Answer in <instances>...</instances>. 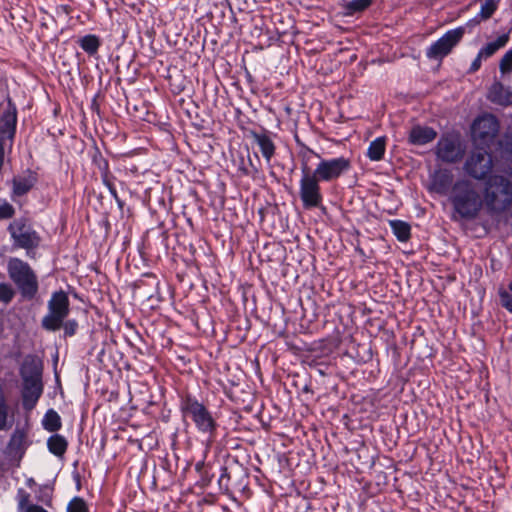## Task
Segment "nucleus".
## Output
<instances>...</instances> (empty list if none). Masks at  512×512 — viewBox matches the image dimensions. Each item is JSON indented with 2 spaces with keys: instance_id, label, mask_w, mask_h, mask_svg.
<instances>
[{
  "instance_id": "2f4dec72",
  "label": "nucleus",
  "mask_w": 512,
  "mask_h": 512,
  "mask_svg": "<svg viewBox=\"0 0 512 512\" xmlns=\"http://www.w3.org/2000/svg\"><path fill=\"white\" fill-rule=\"evenodd\" d=\"M497 8H498L497 2H495L494 0H486L481 5L479 15L481 16L482 19H489L495 13Z\"/></svg>"
},
{
  "instance_id": "58836bf2",
  "label": "nucleus",
  "mask_w": 512,
  "mask_h": 512,
  "mask_svg": "<svg viewBox=\"0 0 512 512\" xmlns=\"http://www.w3.org/2000/svg\"><path fill=\"white\" fill-rule=\"evenodd\" d=\"M8 406L3 398L0 399V431L6 428Z\"/></svg>"
},
{
  "instance_id": "393cba45",
  "label": "nucleus",
  "mask_w": 512,
  "mask_h": 512,
  "mask_svg": "<svg viewBox=\"0 0 512 512\" xmlns=\"http://www.w3.org/2000/svg\"><path fill=\"white\" fill-rule=\"evenodd\" d=\"M44 430L50 433H57L62 428V420L60 415L54 409H48L41 421Z\"/></svg>"
},
{
  "instance_id": "79ce46f5",
  "label": "nucleus",
  "mask_w": 512,
  "mask_h": 512,
  "mask_svg": "<svg viewBox=\"0 0 512 512\" xmlns=\"http://www.w3.org/2000/svg\"><path fill=\"white\" fill-rule=\"evenodd\" d=\"M509 41V36L507 34H503L497 37L495 41H492L493 44L496 45L497 49L504 47Z\"/></svg>"
},
{
  "instance_id": "c03bdc74",
  "label": "nucleus",
  "mask_w": 512,
  "mask_h": 512,
  "mask_svg": "<svg viewBox=\"0 0 512 512\" xmlns=\"http://www.w3.org/2000/svg\"><path fill=\"white\" fill-rule=\"evenodd\" d=\"M199 512H210L209 509L213 508L214 505L208 501H204L203 503H199Z\"/></svg>"
},
{
  "instance_id": "603ef678",
  "label": "nucleus",
  "mask_w": 512,
  "mask_h": 512,
  "mask_svg": "<svg viewBox=\"0 0 512 512\" xmlns=\"http://www.w3.org/2000/svg\"><path fill=\"white\" fill-rule=\"evenodd\" d=\"M4 77H3V74L2 72L0 71V83L3 81Z\"/></svg>"
},
{
  "instance_id": "5fc2aeb1",
  "label": "nucleus",
  "mask_w": 512,
  "mask_h": 512,
  "mask_svg": "<svg viewBox=\"0 0 512 512\" xmlns=\"http://www.w3.org/2000/svg\"><path fill=\"white\" fill-rule=\"evenodd\" d=\"M361 254H363V250L362 249H357Z\"/></svg>"
},
{
  "instance_id": "6e6552de",
  "label": "nucleus",
  "mask_w": 512,
  "mask_h": 512,
  "mask_svg": "<svg viewBox=\"0 0 512 512\" xmlns=\"http://www.w3.org/2000/svg\"><path fill=\"white\" fill-rule=\"evenodd\" d=\"M314 158L318 162L315 168L312 167V172L322 183L336 182L352 168L351 160L344 156L324 158L318 153Z\"/></svg>"
},
{
  "instance_id": "ddd939ff",
  "label": "nucleus",
  "mask_w": 512,
  "mask_h": 512,
  "mask_svg": "<svg viewBox=\"0 0 512 512\" xmlns=\"http://www.w3.org/2000/svg\"><path fill=\"white\" fill-rule=\"evenodd\" d=\"M38 174L36 171L28 168L23 174L12 178L10 198L16 202L18 198L26 196L37 184Z\"/></svg>"
},
{
  "instance_id": "7c9ffc66",
  "label": "nucleus",
  "mask_w": 512,
  "mask_h": 512,
  "mask_svg": "<svg viewBox=\"0 0 512 512\" xmlns=\"http://www.w3.org/2000/svg\"><path fill=\"white\" fill-rule=\"evenodd\" d=\"M15 296V291L12 286L8 283H0V302L9 304Z\"/></svg>"
},
{
  "instance_id": "bb28decb",
  "label": "nucleus",
  "mask_w": 512,
  "mask_h": 512,
  "mask_svg": "<svg viewBox=\"0 0 512 512\" xmlns=\"http://www.w3.org/2000/svg\"><path fill=\"white\" fill-rule=\"evenodd\" d=\"M488 98L493 103L507 105L510 103L509 94L505 91L502 83L495 82L489 89Z\"/></svg>"
},
{
  "instance_id": "4468645a",
  "label": "nucleus",
  "mask_w": 512,
  "mask_h": 512,
  "mask_svg": "<svg viewBox=\"0 0 512 512\" xmlns=\"http://www.w3.org/2000/svg\"><path fill=\"white\" fill-rule=\"evenodd\" d=\"M472 130L478 139L482 141L492 140L499 132V121L496 116L486 114L474 121Z\"/></svg>"
},
{
  "instance_id": "473e14b6",
  "label": "nucleus",
  "mask_w": 512,
  "mask_h": 512,
  "mask_svg": "<svg viewBox=\"0 0 512 512\" xmlns=\"http://www.w3.org/2000/svg\"><path fill=\"white\" fill-rule=\"evenodd\" d=\"M372 4V0H351L347 4L350 13H358L365 11Z\"/></svg>"
},
{
  "instance_id": "a18cd8bd",
  "label": "nucleus",
  "mask_w": 512,
  "mask_h": 512,
  "mask_svg": "<svg viewBox=\"0 0 512 512\" xmlns=\"http://www.w3.org/2000/svg\"><path fill=\"white\" fill-rule=\"evenodd\" d=\"M26 512H47V511L39 505L30 504L27 506Z\"/></svg>"
},
{
  "instance_id": "dca6fc26",
  "label": "nucleus",
  "mask_w": 512,
  "mask_h": 512,
  "mask_svg": "<svg viewBox=\"0 0 512 512\" xmlns=\"http://www.w3.org/2000/svg\"><path fill=\"white\" fill-rule=\"evenodd\" d=\"M250 137L253 139V143L258 146L262 157L269 163L276 152V145L271 137V133L266 129L261 131L252 130L250 131Z\"/></svg>"
},
{
  "instance_id": "0eeeda50",
  "label": "nucleus",
  "mask_w": 512,
  "mask_h": 512,
  "mask_svg": "<svg viewBox=\"0 0 512 512\" xmlns=\"http://www.w3.org/2000/svg\"><path fill=\"white\" fill-rule=\"evenodd\" d=\"M48 313L41 320V327L49 332L61 329L62 320L70 313V301L67 293L60 289L52 293L47 303Z\"/></svg>"
},
{
  "instance_id": "8fccbe9b",
  "label": "nucleus",
  "mask_w": 512,
  "mask_h": 512,
  "mask_svg": "<svg viewBox=\"0 0 512 512\" xmlns=\"http://www.w3.org/2000/svg\"><path fill=\"white\" fill-rule=\"evenodd\" d=\"M247 166L248 168L252 169L253 167H259L258 165H256L255 163H253L252 159L250 158V156L248 155V162H247Z\"/></svg>"
},
{
  "instance_id": "b1692460",
  "label": "nucleus",
  "mask_w": 512,
  "mask_h": 512,
  "mask_svg": "<svg viewBox=\"0 0 512 512\" xmlns=\"http://www.w3.org/2000/svg\"><path fill=\"white\" fill-rule=\"evenodd\" d=\"M386 151V138L385 137H377L368 146L366 156L371 161H381L384 158Z\"/></svg>"
},
{
  "instance_id": "ea45409f",
  "label": "nucleus",
  "mask_w": 512,
  "mask_h": 512,
  "mask_svg": "<svg viewBox=\"0 0 512 512\" xmlns=\"http://www.w3.org/2000/svg\"><path fill=\"white\" fill-rule=\"evenodd\" d=\"M497 50L498 49H497L496 45L493 44L492 42H489L479 50L478 54H479V57L488 58V57H491L492 55H494L497 52Z\"/></svg>"
},
{
  "instance_id": "2eb2a0df",
  "label": "nucleus",
  "mask_w": 512,
  "mask_h": 512,
  "mask_svg": "<svg viewBox=\"0 0 512 512\" xmlns=\"http://www.w3.org/2000/svg\"><path fill=\"white\" fill-rule=\"evenodd\" d=\"M23 386L21 391L22 406L26 411H31L37 405V402L43 394L42 380H22Z\"/></svg>"
},
{
  "instance_id": "49530a36",
  "label": "nucleus",
  "mask_w": 512,
  "mask_h": 512,
  "mask_svg": "<svg viewBox=\"0 0 512 512\" xmlns=\"http://www.w3.org/2000/svg\"><path fill=\"white\" fill-rule=\"evenodd\" d=\"M110 195L112 196V198L116 201V203L118 204V206L120 208L123 207L124 205V202L120 199L119 195H118V192H117V189L116 190H113L110 192Z\"/></svg>"
},
{
  "instance_id": "09e8293b",
  "label": "nucleus",
  "mask_w": 512,
  "mask_h": 512,
  "mask_svg": "<svg viewBox=\"0 0 512 512\" xmlns=\"http://www.w3.org/2000/svg\"><path fill=\"white\" fill-rule=\"evenodd\" d=\"M302 392L303 393H311V394H313V391H312L310 385H308V384L304 385V387L302 388Z\"/></svg>"
},
{
  "instance_id": "9d476101",
  "label": "nucleus",
  "mask_w": 512,
  "mask_h": 512,
  "mask_svg": "<svg viewBox=\"0 0 512 512\" xmlns=\"http://www.w3.org/2000/svg\"><path fill=\"white\" fill-rule=\"evenodd\" d=\"M464 34L465 28L462 26L448 30L427 48L426 57L432 60H442L459 44Z\"/></svg>"
},
{
  "instance_id": "7ed1b4c3",
  "label": "nucleus",
  "mask_w": 512,
  "mask_h": 512,
  "mask_svg": "<svg viewBox=\"0 0 512 512\" xmlns=\"http://www.w3.org/2000/svg\"><path fill=\"white\" fill-rule=\"evenodd\" d=\"M456 218L471 221L478 217L483 207V201L470 180L458 179L454 182L449 195Z\"/></svg>"
},
{
  "instance_id": "412c9836",
  "label": "nucleus",
  "mask_w": 512,
  "mask_h": 512,
  "mask_svg": "<svg viewBox=\"0 0 512 512\" xmlns=\"http://www.w3.org/2000/svg\"><path fill=\"white\" fill-rule=\"evenodd\" d=\"M76 43L88 56L94 57L98 54L102 40L96 34H86L79 37Z\"/></svg>"
},
{
  "instance_id": "6ab92c4d",
  "label": "nucleus",
  "mask_w": 512,
  "mask_h": 512,
  "mask_svg": "<svg viewBox=\"0 0 512 512\" xmlns=\"http://www.w3.org/2000/svg\"><path fill=\"white\" fill-rule=\"evenodd\" d=\"M437 132L429 126L414 125L408 135V142L412 145L422 146L434 141Z\"/></svg>"
},
{
  "instance_id": "aec40b11",
  "label": "nucleus",
  "mask_w": 512,
  "mask_h": 512,
  "mask_svg": "<svg viewBox=\"0 0 512 512\" xmlns=\"http://www.w3.org/2000/svg\"><path fill=\"white\" fill-rule=\"evenodd\" d=\"M28 446L27 431L24 428L16 427L7 444L8 453L22 457Z\"/></svg>"
},
{
  "instance_id": "1a4fd4ad",
  "label": "nucleus",
  "mask_w": 512,
  "mask_h": 512,
  "mask_svg": "<svg viewBox=\"0 0 512 512\" xmlns=\"http://www.w3.org/2000/svg\"><path fill=\"white\" fill-rule=\"evenodd\" d=\"M18 109L15 102L7 94L6 103L0 112V149L12 150L17 132Z\"/></svg>"
},
{
  "instance_id": "a878e982",
  "label": "nucleus",
  "mask_w": 512,
  "mask_h": 512,
  "mask_svg": "<svg viewBox=\"0 0 512 512\" xmlns=\"http://www.w3.org/2000/svg\"><path fill=\"white\" fill-rule=\"evenodd\" d=\"M90 156L92 165L98 169L100 177H107L108 174L112 173L110 171V164L108 159L103 156L102 152L97 146H95L90 152Z\"/></svg>"
},
{
  "instance_id": "f3484780",
  "label": "nucleus",
  "mask_w": 512,
  "mask_h": 512,
  "mask_svg": "<svg viewBox=\"0 0 512 512\" xmlns=\"http://www.w3.org/2000/svg\"><path fill=\"white\" fill-rule=\"evenodd\" d=\"M453 174L448 169L435 170L430 179V190L439 194L446 195L451 192L453 186Z\"/></svg>"
},
{
  "instance_id": "c756f323",
  "label": "nucleus",
  "mask_w": 512,
  "mask_h": 512,
  "mask_svg": "<svg viewBox=\"0 0 512 512\" xmlns=\"http://www.w3.org/2000/svg\"><path fill=\"white\" fill-rule=\"evenodd\" d=\"M79 323L76 319H64L62 320L61 328L63 329V337L70 338L76 335L78 331Z\"/></svg>"
},
{
  "instance_id": "a19ab883",
  "label": "nucleus",
  "mask_w": 512,
  "mask_h": 512,
  "mask_svg": "<svg viewBox=\"0 0 512 512\" xmlns=\"http://www.w3.org/2000/svg\"><path fill=\"white\" fill-rule=\"evenodd\" d=\"M116 180V177L111 173L104 177H101V181L103 185L108 189L109 193L113 190H116L114 181Z\"/></svg>"
},
{
  "instance_id": "c9c22d12",
  "label": "nucleus",
  "mask_w": 512,
  "mask_h": 512,
  "mask_svg": "<svg viewBox=\"0 0 512 512\" xmlns=\"http://www.w3.org/2000/svg\"><path fill=\"white\" fill-rule=\"evenodd\" d=\"M500 71L502 73L512 72V49L507 51L500 61Z\"/></svg>"
},
{
  "instance_id": "423d86ee",
  "label": "nucleus",
  "mask_w": 512,
  "mask_h": 512,
  "mask_svg": "<svg viewBox=\"0 0 512 512\" xmlns=\"http://www.w3.org/2000/svg\"><path fill=\"white\" fill-rule=\"evenodd\" d=\"M7 231L13 243V247L24 249L27 255L40 246L42 238L34 229L30 220L26 217L14 219L7 227Z\"/></svg>"
},
{
  "instance_id": "72a5a7b5",
  "label": "nucleus",
  "mask_w": 512,
  "mask_h": 512,
  "mask_svg": "<svg viewBox=\"0 0 512 512\" xmlns=\"http://www.w3.org/2000/svg\"><path fill=\"white\" fill-rule=\"evenodd\" d=\"M16 210L12 204L5 199H0V220L12 219Z\"/></svg>"
},
{
  "instance_id": "f257e3e1",
  "label": "nucleus",
  "mask_w": 512,
  "mask_h": 512,
  "mask_svg": "<svg viewBox=\"0 0 512 512\" xmlns=\"http://www.w3.org/2000/svg\"><path fill=\"white\" fill-rule=\"evenodd\" d=\"M178 409L183 422L193 424L197 433L203 437L202 445L205 449H212L219 436L220 424L208 405L190 391L184 390L178 393Z\"/></svg>"
},
{
  "instance_id": "e433bc0d",
  "label": "nucleus",
  "mask_w": 512,
  "mask_h": 512,
  "mask_svg": "<svg viewBox=\"0 0 512 512\" xmlns=\"http://www.w3.org/2000/svg\"><path fill=\"white\" fill-rule=\"evenodd\" d=\"M499 297L501 305L512 313V294L505 289H501L499 291Z\"/></svg>"
},
{
  "instance_id": "864d4df0",
  "label": "nucleus",
  "mask_w": 512,
  "mask_h": 512,
  "mask_svg": "<svg viewBox=\"0 0 512 512\" xmlns=\"http://www.w3.org/2000/svg\"><path fill=\"white\" fill-rule=\"evenodd\" d=\"M255 156H256V158H257V162H258V164H260V159L258 158V156H257V155H255Z\"/></svg>"
},
{
  "instance_id": "37998d69",
  "label": "nucleus",
  "mask_w": 512,
  "mask_h": 512,
  "mask_svg": "<svg viewBox=\"0 0 512 512\" xmlns=\"http://www.w3.org/2000/svg\"><path fill=\"white\" fill-rule=\"evenodd\" d=\"M481 59H482V57H479V54H478L477 57L472 61L471 66H470L471 72H476L477 70H479V68L481 67Z\"/></svg>"
},
{
  "instance_id": "39448f33",
  "label": "nucleus",
  "mask_w": 512,
  "mask_h": 512,
  "mask_svg": "<svg viewBox=\"0 0 512 512\" xmlns=\"http://www.w3.org/2000/svg\"><path fill=\"white\" fill-rule=\"evenodd\" d=\"M7 273L17 287L21 297L33 300L39 290L38 277L30 264L18 257H10L7 261Z\"/></svg>"
},
{
  "instance_id": "4be33fe9",
  "label": "nucleus",
  "mask_w": 512,
  "mask_h": 512,
  "mask_svg": "<svg viewBox=\"0 0 512 512\" xmlns=\"http://www.w3.org/2000/svg\"><path fill=\"white\" fill-rule=\"evenodd\" d=\"M47 448L51 454L62 458L68 449V441L63 435L54 433L47 439Z\"/></svg>"
},
{
  "instance_id": "9b49d317",
  "label": "nucleus",
  "mask_w": 512,
  "mask_h": 512,
  "mask_svg": "<svg viewBox=\"0 0 512 512\" xmlns=\"http://www.w3.org/2000/svg\"><path fill=\"white\" fill-rule=\"evenodd\" d=\"M463 168L470 177L476 180H485L493 168L492 156L486 150L477 149L472 151Z\"/></svg>"
},
{
  "instance_id": "de8ad7c7",
  "label": "nucleus",
  "mask_w": 512,
  "mask_h": 512,
  "mask_svg": "<svg viewBox=\"0 0 512 512\" xmlns=\"http://www.w3.org/2000/svg\"><path fill=\"white\" fill-rule=\"evenodd\" d=\"M59 8H60V9H61V11H62L63 13H65L66 15H69V14L72 12V7H71V6H69V5H61Z\"/></svg>"
},
{
  "instance_id": "c85d7f7f",
  "label": "nucleus",
  "mask_w": 512,
  "mask_h": 512,
  "mask_svg": "<svg viewBox=\"0 0 512 512\" xmlns=\"http://www.w3.org/2000/svg\"><path fill=\"white\" fill-rule=\"evenodd\" d=\"M66 512H90L86 501L79 496L73 497L67 504Z\"/></svg>"
},
{
  "instance_id": "20e7f679",
  "label": "nucleus",
  "mask_w": 512,
  "mask_h": 512,
  "mask_svg": "<svg viewBox=\"0 0 512 512\" xmlns=\"http://www.w3.org/2000/svg\"><path fill=\"white\" fill-rule=\"evenodd\" d=\"M483 205L490 214H501L512 204V183L502 175L489 176L483 191Z\"/></svg>"
},
{
  "instance_id": "f8f14e48",
  "label": "nucleus",
  "mask_w": 512,
  "mask_h": 512,
  "mask_svg": "<svg viewBox=\"0 0 512 512\" xmlns=\"http://www.w3.org/2000/svg\"><path fill=\"white\" fill-rule=\"evenodd\" d=\"M437 158L445 163H457L464 156V150L459 141L453 136H442L437 143Z\"/></svg>"
},
{
  "instance_id": "f704fd0d",
  "label": "nucleus",
  "mask_w": 512,
  "mask_h": 512,
  "mask_svg": "<svg viewBox=\"0 0 512 512\" xmlns=\"http://www.w3.org/2000/svg\"><path fill=\"white\" fill-rule=\"evenodd\" d=\"M238 172L240 176L246 177H255L259 173V167H253L252 169L248 168L247 163L245 162L244 157L240 158V163L238 165Z\"/></svg>"
},
{
  "instance_id": "cd10ccee",
  "label": "nucleus",
  "mask_w": 512,
  "mask_h": 512,
  "mask_svg": "<svg viewBox=\"0 0 512 512\" xmlns=\"http://www.w3.org/2000/svg\"><path fill=\"white\" fill-rule=\"evenodd\" d=\"M195 471L200 476L201 486H203V487L208 486L212 480V476L209 473L210 468L208 467V465L204 461H198L195 464Z\"/></svg>"
},
{
  "instance_id": "4c0bfd02",
  "label": "nucleus",
  "mask_w": 512,
  "mask_h": 512,
  "mask_svg": "<svg viewBox=\"0 0 512 512\" xmlns=\"http://www.w3.org/2000/svg\"><path fill=\"white\" fill-rule=\"evenodd\" d=\"M230 474L227 467H221V474L218 479L219 488L224 491L229 490Z\"/></svg>"
},
{
  "instance_id": "f03ea898",
  "label": "nucleus",
  "mask_w": 512,
  "mask_h": 512,
  "mask_svg": "<svg viewBox=\"0 0 512 512\" xmlns=\"http://www.w3.org/2000/svg\"><path fill=\"white\" fill-rule=\"evenodd\" d=\"M295 142L299 147L298 158L301 175L299 179L298 196L302 208L307 211L324 208V194L321 188L322 182L312 172L313 156H318V152L302 142L297 135L295 136Z\"/></svg>"
},
{
  "instance_id": "5701e85b",
  "label": "nucleus",
  "mask_w": 512,
  "mask_h": 512,
  "mask_svg": "<svg viewBox=\"0 0 512 512\" xmlns=\"http://www.w3.org/2000/svg\"><path fill=\"white\" fill-rule=\"evenodd\" d=\"M389 226L393 235L399 242H407L411 238V226L408 222L393 219L389 220Z\"/></svg>"
},
{
  "instance_id": "a211bd4d",
  "label": "nucleus",
  "mask_w": 512,
  "mask_h": 512,
  "mask_svg": "<svg viewBox=\"0 0 512 512\" xmlns=\"http://www.w3.org/2000/svg\"><path fill=\"white\" fill-rule=\"evenodd\" d=\"M22 380H42L43 363L35 355H27L20 367Z\"/></svg>"
},
{
  "instance_id": "3c124183",
  "label": "nucleus",
  "mask_w": 512,
  "mask_h": 512,
  "mask_svg": "<svg viewBox=\"0 0 512 512\" xmlns=\"http://www.w3.org/2000/svg\"><path fill=\"white\" fill-rule=\"evenodd\" d=\"M28 498H29V495L26 493L24 498L20 501V505L21 506L24 505V503L28 501Z\"/></svg>"
}]
</instances>
